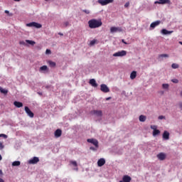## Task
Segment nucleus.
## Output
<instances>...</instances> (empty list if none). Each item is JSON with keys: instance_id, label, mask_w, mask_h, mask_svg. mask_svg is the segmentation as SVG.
I'll return each instance as SVG.
<instances>
[{"instance_id": "f257e3e1", "label": "nucleus", "mask_w": 182, "mask_h": 182, "mask_svg": "<svg viewBox=\"0 0 182 182\" xmlns=\"http://www.w3.org/2000/svg\"><path fill=\"white\" fill-rule=\"evenodd\" d=\"M103 25L102 20H97L95 18H92L88 21V26L90 29H96L97 28H100Z\"/></svg>"}, {"instance_id": "f03ea898", "label": "nucleus", "mask_w": 182, "mask_h": 182, "mask_svg": "<svg viewBox=\"0 0 182 182\" xmlns=\"http://www.w3.org/2000/svg\"><path fill=\"white\" fill-rule=\"evenodd\" d=\"M26 26H28L29 28H36L37 29H40V28H42V24L36 22H31V23H27Z\"/></svg>"}, {"instance_id": "7ed1b4c3", "label": "nucleus", "mask_w": 182, "mask_h": 182, "mask_svg": "<svg viewBox=\"0 0 182 182\" xmlns=\"http://www.w3.org/2000/svg\"><path fill=\"white\" fill-rule=\"evenodd\" d=\"M126 55H127V51L122 50H121V51H118V52H117V53H114L113 54V56H114V58H117V57L126 56Z\"/></svg>"}, {"instance_id": "20e7f679", "label": "nucleus", "mask_w": 182, "mask_h": 182, "mask_svg": "<svg viewBox=\"0 0 182 182\" xmlns=\"http://www.w3.org/2000/svg\"><path fill=\"white\" fill-rule=\"evenodd\" d=\"M114 0H97L98 4L102 5V6H105L106 5H109V4H112Z\"/></svg>"}, {"instance_id": "39448f33", "label": "nucleus", "mask_w": 182, "mask_h": 182, "mask_svg": "<svg viewBox=\"0 0 182 182\" xmlns=\"http://www.w3.org/2000/svg\"><path fill=\"white\" fill-rule=\"evenodd\" d=\"M87 143H91V144H93L96 149H99V141L97 139H87Z\"/></svg>"}, {"instance_id": "423d86ee", "label": "nucleus", "mask_w": 182, "mask_h": 182, "mask_svg": "<svg viewBox=\"0 0 182 182\" xmlns=\"http://www.w3.org/2000/svg\"><path fill=\"white\" fill-rule=\"evenodd\" d=\"M100 90L103 92V93H109L110 92V89L105 84H102L100 85Z\"/></svg>"}, {"instance_id": "0eeeda50", "label": "nucleus", "mask_w": 182, "mask_h": 182, "mask_svg": "<svg viewBox=\"0 0 182 182\" xmlns=\"http://www.w3.org/2000/svg\"><path fill=\"white\" fill-rule=\"evenodd\" d=\"M90 114H95L97 117H102V116H103V112H102V110L94 109V110L90 112Z\"/></svg>"}, {"instance_id": "6e6552de", "label": "nucleus", "mask_w": 182, "mask_h": 182, "mask_svg": "<svg viewBox=\"0 0 182 182\" xmlns=\"http://www.w3.org/2000/svg\"><path fill=\"white\" fill-rule=\"evenodd\" d=\"M24 110H25L26 113L28 114V116L29 117L33 118V117L35 116V114H33V112H32V111H31V109H29V107H24Z\"/></svg>"}, {"instance_id": "1a4fd4ad", "label": "nucleus", "mask_w": 182, "mask_h": 182, "mask_svg": "<svg viewBox=\"0 0 182 182\" xmlns=\"http://www.w3.org/2000/svg\"><path fill=\"white\" fill-rule=\"evenodd\" d=\"M123 29L121 27H111L110 32L111 33H114L116 32H122Z\"/></svg>"}, {"instance_id": "9d476101", "label": "nucleus", "mask_w": 182, "mask_h": 182, "mask_svg": "<svg viewBox=\"0 0 182 182\" xmlns=\"http://www.w3.org/2000/svg\"><path fill=\"white\" fill-rule=\"evenodd\" d=\"M37 163H39V158L36 156H34L28 161L29 164H37Z\"/></svg>"}, {"instance_id": "9b49d317", "label": "nucleus", "mask_w": 182, "mask_h": 182, "mask_svg": "<svg viewBox=\"0 0 182 182\" xmlns=\"http://www.w3.org/2000/svg\"><path fill=\"white\" fill-rule=\"evenodd\" d=\"M156 157L159 159V160L163 161V160H166V154L161 152L157 154Z\"/></svg>"}, {"instance_id": "f8f14e48", "label": "nucleus", "mask_w": 182, "mask_h": 182, "mask_svg": "<svg viewBox=\"0 0 182 182\" xmlns=\"http://www.w3.org/2000/svg\"><path fill=\"white\" fill-rule=\"evenodd\" d=\"M105 164H106V160H105V159L102 158L98 160L97 161L98 167H102V166H105Z\"/></svg>"}, {"instance_id": "ddd939ff", "label": "nucleus", "mask_w": 182, "mask_h": 182, "mask_svg": "<svg viewBox=\"0 0 182 182\" xmlns=\"http://www.w3.org/2000/svg\"><path fill=\"white\" fill-rule=\"evenodd\" d=\"M54 136L55 137H56V139L60 137V136H62V129H56L55 132H54Z\"/></svg>"}, {"instance_id": "4468645a", "label": "nucleus", "mask_w": 182, "mask_h": 182, "mask_svg": "<svg viewBox=\"0 0 182 182\" xmlns=\"http://www.w3.org/2000/svg\"><path fill=\"white\" fill-rule=\"evenodd\" d=\"M132 181V177L129 176L128 175H124L122 178V181L119 182H130Z\"/></svg>"}, {"instance_id": "2eb2a0df", "label": "nucleus", "mask_w": 182, "mask_h": 182, "mask_svg": "<svg viewBox=\"0 0 182 182\" xmlns=\"http://www.w3.org/2000/svg\"><path fill=\"white\" fill-rule=\"evenodd\" d=\"M162 137L164 140H168V139H170V133L167 131H164Z\"/></svg>"}, {"instance_id": "dca6fc26", "label": "nucleus", "mask_w": 182, "mask_h": 182, "mask_svg": "<svg viewBox=\"0 0 182 182\" xmlns=\"http://www.w3.org/2000/svg\"><path fill=\"white\" fill-rule=\"evenodd\" d=\"M160 23H161V21H156L155 22H153L151 23L150 28H151L152 29H154V28H156V26H159V25H160Z\"/></svg>"}, {"instance_id": "f3484780", "label": "nucleus", "mask_w": 182, "mask_h": 182, "mask_svg": "<svg viewBox=\"0 0 182 182\" xmlns=\"http://www.w3.org/2000/svg\"><path fill=\"white\" fill-rule=\"evenodd\" d=\"M155 4H159L161 5H164L165 4H171L170 0H159L158 1H156Z\"/></svg>"}, {"instance_id": "a211bd4d", "label": "nucleus", "mask_w": 182, "mask_h": 182, "mask_svg": "<svg viewBox=\"0 0 182 182\" xmlns=\"http://www.w3.org/2000/svg\"><path fill=\"white\" fill-rule=\"evenodd\" d=\"M89 83L91 85V86H92V87H97V82H96V80L91 79L90 80Z\"/></svg>"}, {"instance_id": "6ab92c4d", "label": "nucleus", "mask_w": 182, "mask_h": 182, "mask_svg": "<svg viewBox=\"0 0 182 182\" xmlns=\"http://www.w3.org/2000/svg\"><path fill=\"white\" fill-rule=\"evenodd\" d=\"M14 105L16 107H23V103L21 102H18V101H15L14 102Z\"/></svg>"}, {"instance_id": "aec40b11", "label": "nucleus", "mask_w": 182, "mask_h": 182, "mask_svg": "<svg viewBox=\"0 0 182 182\" xmlns=\"http://www.w3.org/2000/svg\"><path fill=\"white\" fill-rule=\"evenodd\" d=\"M136 76H137V72L132 71L130 75V79H132V80H133L136 79Z\"/></svg>"}, {"instance_id": "412c9836", "label": "nucleus", "mask_w": 182, "mask_h": 182, "mask_svg": "<svg viewBox=\"0 0 182 182\" xmlns=\"http://www.w3.org/2000/svg\"><path fill=\"white\" fill-rule=\"evenodd\" d=\"M161 33H163V35H170V33H173V31H169L166 29H162Z\"/></svg>"}, {"instance_id": "4be33fe9", "label": "nucleus", "mask_w": 182, "mask_h": 182, "mask_svg": "<svg viewBox=\"0 0 182 182\" xmlns=\"http://www.w3.org/2000/svg\"><path fill=\"white\" fill-rule=\"evenodd\" d=\"M49 66H50V68H55V66H56V63L53 62V61H51V60H49L48 62Z\"/></svg>"}, {"instance_id": "5701e85b", "label": "nucleus", "mask_w": 182, "mask_h": 182, "mask_svg": "<svg viewBox=\"0 0 182 182\" xmlns=\"http://www.w3.org/2000/svg\"><path fill=\"white\" fill-rule=\"evenodd\" d=\"M12 166H21V161H15L12 163Z\"/></svg>"}, {"instance_id": "b1692460", "label": "nucleus", "mask_w": 182, "mask_h": 182, "mask_svg": "<svg viewBox=\"0 0 182 182\" xmlns=\"http://www.w3.org/2000/svg\"><path fill=\"white\" fill-rule=\"evenodd\" d=\"M26 43H28L29 45H31L32 46H33L36 43L33 41H31V40H26Z\"/></svg>"}, {"instance_id": "393cba45", "label": "nucleus", "mask_w": 182, "mask_h": 182, "mask_svg": "<svg viewBox=\"0 0 182 182\" xmlns=\"http://www.w3.org/2000/svg\"><path fill=\"white\" fill-rule=\"evenodd\" d=\"M0 92H1V93H3L4 95H7L8 94L7 90L4 89L2 87H0Z\"/></svg>"}, {"instance_id": "a878e982", "label": "nucleus", "mask_w": 182, "mask_h": 182, "mask_svg": "<svg viewBox=\"0 0 182 182\" xmlns=\"http://www.w3.org/2000/svg\"><path fill=\"white\" fill-rule=\"evenodd\" d=\"M146 117L144 115H140L139 116V122H144L146 120Z\"/></svg>"}, {"instance_id": "bb28decb", "label": "nucleus", "mask_w": 182, "mask_h": 182, "mask_svg": "<svg viewBox=\"0 0 182 182\" xmlns=\"http://www.w3.org/2000/svg\"><path fill=\"white\" fill-rule=\"evenodd\" d=\"M158 134H160V130H159V129L154 130L153 136H157Z\"/></svg>"}, {"instance_id": "cd10ccee", "label": "nucleus", "mask_w": 182, "mask_h": 182, "mask_svg": "<svg viewBox=\"0 0 182 182\" xmlns=\"http://www.w3.org/2000/svg\"><path fill=\"white\" fill-rule=\"evenodd\" d=\"M171 68H172L173 69H178L179 65H178V64L173 63V64L171 65Z\"/></svg>"}, {"instance_id": "c85d7f7f", "label": "nucleus", "mask_w": 182, "mask_h": 182, "mask_svg": "<svg viewBox=\"0 0 182 182\" xmlns=\"http://www.w3.org/2000/svg\"><path fill=\"white\" fill-rule=\"evenodd\" d=\"M40 70H48V66L43 65L40 68Z\"/></svg>"}, {"instance_id": "c756f323", "label": "nucleus", "mask_w": 182, "mask_h": 182, "mask_svg": "<svg viewBox=\"0 0 182 182\" xmlns=\"http://www.w3.org/2000/svg\"><path fill=\"white\" fill-rule=\"evenodd\" d=\"M159 58H168V54H161L159 55Z\"/></svg>"}, {"instance_id": "7c9ffc66", "label": "nucleus", "mask_w": 182, "mask_h": 182, "mask_svg": "<svg viewBox=\"0 0 182 182\" xmlns=\"http://www.w3.org/2000/svg\"><path fill=\"white\" fill-rule=\"evenodd\" d=\"M70 164H73V166H74L75 167H77V163L76 162V161H70Z\"/></svg>"}, {"instance_id": "2f4dec72", "label": "nucleus", "mask_w": 182, "mask_h": 182, "mask_svg": "<svg viewBox=\"0 0 182 182\" xmlns=\"http://www.w3.org/2000/svg\"><path fill=\"white\" fill-rule=\"evenodd\" d=\"M96 42H97V40H95V39L91 41L90 43V46H93V45H95Z\"/></svg>"}, {"instance_id": "473e14b6", "label": "nucleus", "mask_w": 182, "mask_h": 182, "mask_svg": "<svg viewBox=\"0 0 182 182\" xmlns=\"http://www.w3.org/2000/svg\"><path fill=\"white\" fill-rule=\"evenodd\" d=\"M168 84H163L162 87L163 89H168Z\"/></svg>"}, {"instance_id": "72a5a7b5", "label": "nucleus", "mask_w": 182, "mask_h": 182, "mask_svg": "<svg viewBox=\"0 0 182 182\" xmlns=\"http://www.w3.org/2000/svg\"><path fill=\"white\" fill-rule=\"evenodd\" d=\"M63 26L66 28V26H69V21H65L63 23Z\"/></svg>"}, {"instance_id": "f704fd0d", "label": "nucleus", "mask_w": 182, "mask_h": 182, "mask_svg": "<svg viewBox=\"0 0 182 182\" xmlns=\"http://www.w3.org/2000/svg\"><path fill=\"white\" fill-rule=\"evenodd\" d=\"M82 12H84L87 15H89V14H90V11L86 9L82 10Z\"/></svg>"}, {"instance_id": "c9c22d12", "label": "nucleus", "mask_w": 182, "mask_h": 182, "mask_svg": "<svg viewBox=\"0 0 182 182\" xmlns=\"http://www.w3.org/2000/svg\"><path fill=\"white\" fill-rule=\"evenodd\" d=\"M0 137H4V139H8V136L5 134H1Z\"/></svg>"}, {"instance_id": "e433bc0d", "label": "nucleus", "mask_w": 182, "mask_h": 182, "mask_svg": "<svg viewBox=\"0 0 182 182\" xmlns=\"http://www.w3.org/2000/svg\"><path fill=\"white\" fill-rule=\"evenodd\" d=\"M20 45H23L24 46L26 45V43L24 41H19Z\"/></svg>"}, {"instance_id": "4c0bfd02", "label": "nucleus", "mask_w": 182, "mask_h": 182, "mask_svg": "<svg viewBox=\"0 0 182 182\" xmlns=\"http://www.w3.org/2000/svg\"><path fill=\"white\" fill-rule=\"evenodd\" d=\"M151 129H152V130H156L157 129V127L156 125H151Z\"/></svg>"}, {"instance_id": "58836bf2", "label": "nucleus", "mask_w": 182, "mask_h": 182, "mask_svg": "<svg viewBox=\"0 0 182 182\" xmlns=\"http://www.w3.org/2000/svg\"><path fill=\"white\" fill-rule=\"evenodd\" d=\"M171 82H173V83H178V80H177V79H172L171 80Z\"/></svg>"}, {"instance_id": "ea45409f", "label": "nucleus", "mask_w": 182, "mask_h": 182, "mask_svg": "<svg viewBox=\"0 0 182 182\" xmlns=\"http://www.w3.org/2000/svg\"><path fill=\"white\" fill-rule=\"evenodd\" d=\"M90 150H92L93 151H96V150H97V148H95V147H93V146H90Z\"/></svg>"}, {"instance_id": "a19ab883", "label": "nucleus", "mask_w": 182, "mask_h": 182, "mask_svg": "<svg viewBox=\"0 0 182 182\" xmlns=\"http://www.w3.org/2000/svg\"><path fill=\"white\" fill-rule=\"evenodd\" d=\"M163 119H166V117H164V116H163V115H160V116L159 117V120H163Z\"/></svg>"}, {"instance_id": "79ce46f5", "label": "nucleus", "mask_w": 182, "mask_h": 182, "mask_svg": "<svg viewBox=\"0 0 182 182\" xmlns=\"http://www.w3.org/2000/svg\"><path fill=\"white\" fill-rule=\"evenodd\" d=\"M4 12H5V14H8L9 16H12V15H13L11 13L9 14V11H8V10H6Z\"/></svg>"}, {"instance_id": "37998d69", "label": "nucleus", "mask_w": 182, "mask_h": 182, "mask_svg": "<svg viewBox=\"0 0 182 182\" xmlns=\"http://www.w3.org/2000/svg\"><path fill=\"white\" fill-rule=\"evenodd\" d=\"M46 55H50V53H51L50 50L47 49V50H46Z\"/></svg>"}, {"instance_id": "c03bdc74", "label": "nucleus", "mask_w": 182, "mask_h": 182, "mask_svg": "<svg viewBox=\"0 0 182 182\" xmlns=\"http://www.w3.org/2000/svg\"><path fill=\"white\" fill-rule=\"evenodd\" d=\"M4 147V144H2V142H0V150H3Z\"/></svg>"}, {"instance_id": "a18cd8bd", "label": "nucleus", "mask_w": 182, "mask_h": 182, "mask_svg": "<svg viewBox=\"0 0 182 182\" xmlns=\"http://www.w3.org/2000/svg\"><path fill=\"white\" fill-rule=\"evenodd\" d=\"M130 5V3L129 2H127L125 4H124V8H129V6Z\"/></svg>"}, {"instance_id": "49530a36", "label": "nucleus", "mask_w": 182, "mask_h": 182, "mask_svg": "<svg viewBox=\"0 0 182 182\" xmlns=\"http://www.w3.org/2000/svg\"><path fill=\"white\" fill-rule=\"evenodd\" d=\"M122 43H124L125 45H127V43H126V41H124V40H122Z\"/></svg>"}, {"instance_id": "de8ad7c7", "label": "nucleus", "mask_w": 182, "mask_h": 182, "mask_svg": "<svg viewBox=\"0 0 182 182\" xmlns=\"http://www.w3.org/2000/svg\"><path fill=\"white\" fill-rule=\"evenodd\" d=\"M179 107H180V109H182V102L179 103Z\"/></svg>"}, {"instance_id": "09e8293b", "label": "nucleus", "mask_w": 182, "mask_h": 182, "mask_svg": "<svg viewBox=\"0 0 182 182\" xmlns=\"http://www.w3.org/2000/svg\"><path fill=\"white\" fill-rule=\"evenodd\" d=\"M110 99H112V97H109L106 98V100H110Z\"/></svg>"}, {"instance_id": "8fccbe9b", "label": "nucleus", "mask_w": 182, "mask_h": 182, "mask_svg": "<svg viewBox=\"0 0 182 182\" xmlns=\"http://www.w3.org/2000/svg\"><path fill=\"white\" fill-rule=\"evenodd\" d=\"M0 182H5V181H4V179H2L1 178H0Z\"/></svg>"}, {"instance_id": "3c124183", "label": "nucleus", "mask_w": 182, "mask_h": 182, "mask_svg": "<svg viewBox=\"0 0 182 182\" xmlns=\"http://www.w3.org/2000/svg\"><path fill=\"white\" fill-rule=\"evenodd\" d=\"M58 35H60V36H63V33H59Z\"/></svg>"}, {"instance_id": "603ef678", "label": "nucleus", "mask_w": 182, "mask_h": 182, "mask_svg": "<svg viewBox=\"0 0 182 182\" xmlns=\"http://www.w3.org/2000/svg\"><path fill=\"white\" fill-rule=\"evenodd\" d=\"M15 1V2H19V1H21V0H14Z\"/></svg>"}, {"instance_id": "864d4df0", "label": "nucleus", "mask_w": 182, "mask_h": 182, "mask_svg": "<svg viewBox=\"0 0 182 182\" xmlns=\"http://www.w3.org/2000/svg\"><path fill=\"white\" fill-rule=\"evenodd\" d=\"M1 160H2V156H1V154H0V161H1Z\"/></svg>"}, {"instance_id": "5fc2aeb1", "label": "nucleus", "mask_w": 182, "mask_h": 182, "mask_svg": "<svg viewBox=\"0 0 182 182\" xmlns=\"http://www.w3.org/2000/svg\"><path fill=\"white\" fill-rule=\"evenodd\" d=\"M180 45H182V41H179Z\"/></svg>"}, {"instance_id": "6e6d98bb", "label": "nucleus", "mask_w": 182, "mask_h": 182, "mask_svg": "<svg viewBox=\"0 0 182 182\" xmlns=\"http://www.w3.org/2000/svg\"><path fill=\"white\" fill-rule=\"evenodd\" d=\"M180 95H181V96L182 97V91L181 92Z\"/></svg>"}, {"instance_id": "4d7b16f0", "label": "nucleus", "mask_w": 182, "mask_h": 182, "mask_svg": "<svg viewBox=\"0 0 182 182\" xmlns=\"http://www.w3.org/2000/svg\"><path fill=\"white\" fill-rule=\"evenodd\" d=\"M0 174H2V171H1V169H0Z\"/></svg>"}]
</instances>
